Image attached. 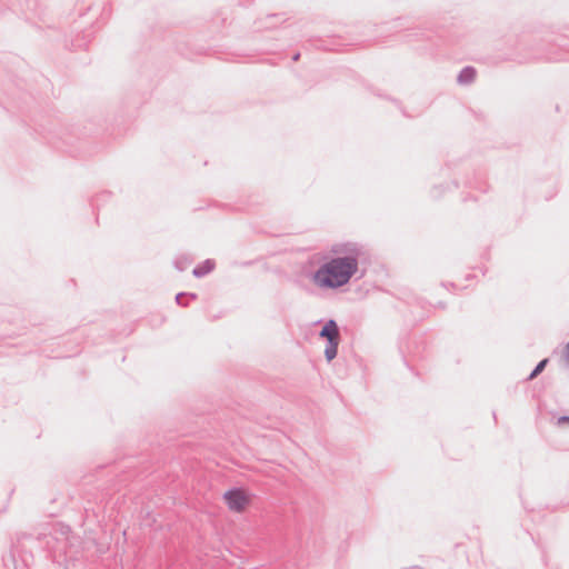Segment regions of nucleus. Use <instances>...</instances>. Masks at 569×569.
<instances>
[{
    "instance_id": "nucleus-3",
    "label": "nucleus",
    "mask_w": 569,
    "mask_h": 569,
    "mask_svg": "<svg viewBox=\"0 0 569 569\" xmlns=\"http://www.w3.org/2000/svg\"><path fill=\"white\" fill-rule=\"evenodd\" d=\"M223 499L230 510L241 512L249 505L250 499L241 488H232L224 492Z\"/></svg>"
},
{
    "instance_id": "nucleus-12",
    "label": "nucleus",
    "mask_w": 569,
    "mask_h": 569,
    "mask_svg": "<svg viewBox=\"0 0 569 569\" xmlns=\"http://www.w3.org/2000/svg\"><path fill=\"white\" fill-rule=\"evenodd\" d=\"M565 359H566L567 363L569 365V343L566 346V349H565Z\"/></svg>"
},
{
    "instance_id": "nucleus-2",
    "label": "nucleus",
    "mask_w": 569,
    "mask_h": 569,
    "mask_svg": "<svg viewBox=\"0 0 569 569\" xmlns=\"http://www.w3.org/2000/svg\"><path fill=\"white\" fill-rule=\"evenodd\" d=\"M319 337L327 340L325 357L330 362L337 357L338 346L341 340L338 323L333 319L328 320L320 330Z\"/></svg>"
},
{
    "instance_id": "nucleus-8",
    "label": "nucleus",
    "mask_w": 569,
    "mask_h": 569,
    "mask_svg": "<svg viewBox=\"0 0 569 569\" xmlns=\"http://www.w3.org/2000/svg\"><path fill=\"white\" fill-rule=\"evenodd\" d=\"M190 298L192 300H196L197 299V295L196 293H187V292H179L177 296H176V302L179 305V306H182V307H187L188 306V302L183 301L184 298Z\"/></svg>"
},
{
    "instance_id": "nucleus-5",
    "label": "nucleus",
    "mask_w": 569,
    "mask_h": 569,
    "mask_svg": "<svg viewBox=\"0 0 569 569\" xmlns=\"http://www.w3.org/2000/svg\"><path fill=\"white\" fill-rule=\"evenodd\" d=\"M213 268H214L213 260L207 259L206 261H203L201 264L197 266L193 269L192 274L196 278H201V277H204L206 274H208L209 272H211L213 270Z\"/></svg>"
},
{
    "instance_id": "nucleus-15",
    "label": "nucleus",
    "mask_w": 569,
    "mask_h": 569,
    "mask_svg": "<svg viewBox=\"0 0 569 569\" xmlns=\"http://www.w3.org/2000/svg\"><path fill=\"white\" fill-rule=\"evenodd\" d=\"M176 267L181 271L183 270L182 263H179V261H176Z\"/></svg>"
},
{
    "instance_id": "nucleus-14",
    "label": "nucleus",
    "mask_w": 569,
    "mask_h": 569,
    "mask_svg": "<svg viewBox=\"0 0 569 569\" xmlns=\"http://www.w3.org/2000/svg\"><path fill=\"white\" fill-rule=\"evenodd\" d=\"M559 422H569V417L568 416L560 417Z\"/></svg>"
},
{
    "instance_id": "nucleus-11",
    "label": "nucleus",
    "mask_w": 569,
    "mask_h": 569,
    "mask_svg": "<svg viewBox=\"0 0 569 569\" xmlns=\"http://www.w3.org/2000/svg\"><path fill=\"white\" fill-rule=\"evenodd\" d=\"M540 57H541L540 54H532V56H530L528 58L520 59L519 61L523 62V61H528L530 59H539Z\"/></svg>"
},
{
    "instance_id": "nucleus-13",
    "label": "nucleus",
    "mask_w": 569,
    "mask_h": 569,
    "mask_svg": "<svg viewBox=\"0 0 569 569\" xmlns=\"http://www.w3.org/2000/svg\"><path fill=\"white\" fill-rule=\"evenodd\" d=\"M300 56H301V54H300V52H296V53H293V56H292V61H295V62L299 61Z\"/></svg>"
},
{
    "instance_id": "nucleus-9",
    "label": "nucleus",
    "mask_w": 569,
    "mask_h": 569,
    "mask_svg": "<svg viewBox=\"0 0 569 569\" xmlns=\"http://www.w3.org/2000/svg\"><path fill=\"white\" fill-rule=\"evenodd\" d=\"M406 37L408 38V40H410L413 37L418 39V38L425 37V33L419 30V31H416V32H410V33L406 34Z\"/></svg>"
},
{
    "instance_id": "nucleus-4",
    "label": "nucleus",
    "mask_w": 569,
    "mask_h": 569,
    "mask_svg": "<svg viewBox=\"0 0 569 569\" xmlns=\"http://www.w3.org/2000/svg\"><path fill=\"white\" fill-rule=\"evenodd\" d=\"M477 77V70L472 66H466L463 67L457 77V82L462 86L471 84Z\"/></svg>"
},
{
    "instance_id": "nucleus-7",
    "label": "nucleus",
    "mask_w": 569,
    "mask_h": 569,
    "mask_svg": "<svg viewBox=\"0 0 569 569\" xmlns=\"http://www.w3.org/2000/svg\"><path fill=\"white\" fill-rule=\"evenodd\" d=\"M547 363L548 359H542L539 361L535 369L530 372L528 380H533L536 377H538L545 370Z\"/></svg>"
},
{
    "instance_id": "nucleus-1",
    "label": "nucleus",
    "mask_w": 569,
    "mask_h": 569,
    "mask_svg": "<svg viewBox=\"0 0 569 569\" xmlns=\"http://www.w3.org/2000/svg\"><path fill=\"white\" fill-rule=\"evenodd\" d=\"M343 257H336L321 264L312 274V281L320 288L337 289L347 284L358 271L361 248L356 243L343 246Z\"/></svg>"
},
{
    "instance_id": "nucleus-6",
    "label": "nucleus",
    "mask_w": 569,
    "mask_h": 569,
    "mask_svg": "<svg viewBox=\"0 0 569 569\" xmlns=\"http://www.w3.org/2000/svg\"><path fill=\"white\" fill-rule=\"evenodd\" d=\"M284 14L283 13H272V14H268L266 17V20H264V28L267 29H271L273 27H276V20L280 21L281 23L284 22L287 20V18L283 17Z\"/></svg>"
},
{
    "instance_id": "nucleus-10",
    "label": "nucleus",
    "mask_w": 569,
    "mask_h": 569,
    "mask_svg": "<svg viewBox=\"0 0 569 569\" xmlns=\"http://www.w3.org/2000/svg\"><path fill=\"white\" fill-rule=\"evenodd\" d=\"M402 112L403 116L408 117V114L406 113V110L402 108V104L399 100L397 99H390Z\"/></svg>"
}]
</instances>
